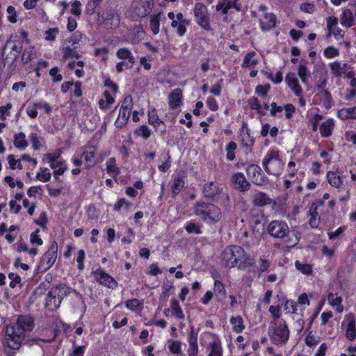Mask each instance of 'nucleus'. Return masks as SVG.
<instances>
[{"label":"nucleus","mask_w":356,"mask_h":356,"mask_svg":"<svg viewBox=\"0 0 356 356\" xmlns=\"http://www.w3.org/2000/svg\"><path fill=\"white\" fill-rule=\"evenodd\" d=\"M267 231L273 238L284 239L289 233V228L282 220H273L268 225Z\"/></svg>","instance_id":"nucleus-11"},{"label":"nucleus","mask_w":356,"mask_h":356,"mask_svg":"<svg viewBox=\"0 0 356 356\" xmlns=\"http://www.w3.org/2000/svg\"><path fill=\"white\" fill-rule=\"evenodd\" d=\"M58 254V244L54 241L51 243L48 250L42 257L40 266L44 270L49 269L55 263Z\"/></svg>","instance_id":"nucleus-12"},{"label":"nucleus","mask_w":356,"mask_h":356,"mask_svg":"<svg viewBox=\"0 0 356 356\" xmlns=\"http://www.w3.org/2000/svg\"><path fill=\"white\" fill-rule=\"evenodd\" d=\"M268 334L273 343L282 345L289 339V330L284 321H273L270 322Z\"/></svg>","instance_id":"nucleus-5"},{"label":"nucleus","mask_w":356,"mask_h":356,"mask_svg":"<svg viewBox=\"0 0 356 356\" xmlns=\"http://www.w3.org/2000/svg\"><path fill=\"white\" fill-rule=\"evenodd\" d=\"M258 63L257 54L254 51H250L245 56L241 66L243 68L254 69Z\"/></svg>","instance_id":"nucleus-26"},{"label":"nucleus","mask_w":356,"mask_h":356,"mask_svg":"<svg viewBox=\"0 0 356 356\" xmlns=\"http://www.w3.org/2000/svg\"><path fill=\"white\" fill-rule=\"evenodd\" d=\"M116 56L120 60H127L129 63L131 65L136 62L135 58L131 50L127 47H122L118 49L116 51Z\"/></svg>","instance_id":"nucleus-31"},{"label":"nucleus","mask_w":356,"mask_h":356,"mask_svg":"<svg viewBox=\"0 0 356 356\" xmlns=\"http://www.w3.org/2000/svg\"><path fill=\"white\" fill-rule=\"evenodd\" d=\"M193 11L197 24L204 30L210 31L211 28L207 6L202 3H196Z\"/></svg>","instance_id":"nucleus-10"},{"label":"nucleus","mask_w":356,"mask_h":356,"mask_svg":"<svg viewBox=\"0 0 356 356\" xmlns=\"http://www.w3.org/2000/svg\"><path fill=\"white\" fill-rule=\"evenodd\" d=\"M298 76L300 78L302 83H306L307 79L310 75L309 70L307 68V62L305 60H301L298 67Z\"/></svg>","instance_id":"nucleus-40"},{"label":"nucleus","mask_w":356,"mask_h":356,"mask_svg":"<svg viewBox=\"0 0 356 356\" xmlns=\"http://www.w3.org/2000/svg\"><path fill=\"white\" fill-rule=\"evenodd\" d=\"M221 191L222 189L220 188L218 183L210 181L204 185L202 192L205 197L208 198H214L215 197L220 195Z\"/></svg>","instance_id":"nucleus-20"},{"label":"nucleus","mask_w":356,"mask_h":356,"mask_svg":"<svg viewBox=\"0 0 356 356\" xmlns=\"http://www.w3.org/2000/svg\"><path fill=\"white\" fill-rule=\"evenodd\" d=\"M323 119V115L320 114H314L309 119V123L312 126V130L316 131L320 121Z\"/></svg>","instance_id":"nucleus-64"},{"label":"nucleus","mask_w":356,"mask_h":356,"mask_svg":"<svg viewBox=\"0 0 356 356\" xmlns=\"http://www.w3.org/2000/svg\"><path fill=\"white\" fill-rule=\"evenodd\" d=\"M58 33L59 29L58 28L49 29L44 32V38L48 41H54Z\"/></svg>","instance_id":"nucleus-58"},{"label":"nucleus","mask_w":356,"mask_h":356,"mask_svg":"<svg viewBox=\"0 0 356 356\" xmlns=\"http://www.w3.org/2000/svg\"><path fill=\"white\" fill-rule=\"evenodd\" d=\"M222 261L224 265L229 268L236 267L243 270L255 264L254 259L239 245L227 247L222 252Z\"/></svg>","instance_id":"nucleus-2"},{"label":"nucleus","mask_w":356,"mask_h":356,"mask_svg":"<svg viewBox=\"0 0 356 356\" xmlns=\"http://www.w3.org/2000/svg\"><path fill=\"white\" fill-rule=\"evenodd\" d=\"M106 171L113 177H116L120 174V168L116 166L115 159L110 158L106 162Z\"/></svg>","instance_id":"nucleus-43"},{"label":"nucleus","mask_w":356,"mask_h":356,"mask_svg":"<svg viewBox=\"0 0 356 356\" xmlns=\"http://www.w3.org/2000/svg\"><path fill=\"white\" fill-rule=\"evenodd\" d=\"M331 73L336 77H340L351 68V66L346 63L335 60L329 63Z\"/></svg>","instance_id":"nucleus-19"},{"label":"nucleus","mask_w":356,"mask_h":356,"mask_svg":"<svg viewBox=\"0 0 356 356\" xmlns=\"http://www.w3.org/2000/svg\"><path fill=\"white\" fill-rule=\"evenodd\" d=\"M200 343L202 346L207 347L209 353L207 356L223 355L222 342L218 335L211 332H204L201 334Z\"/></svg>","instance_id":"nucleus-7"},{"label":"nucleus","mask_w":356,"mask_h":356,"mask_svg":"<svg viewBox=\"0 0 356 356\" xmlns=\"http://www.w3.org/2000/svg\"><path fill=\"white\" fill-rule=\"evenodd\" d=\"M50 168L54 170V175L55 176H60L64 174L65 171L67 169V164L63 159L56 160L49 163Z\"/></svg>","instance_id":"nucleus-30"},{"label":"nucleus","mask_w":356,"mask_h":356,"mask_svg":"<svg viewBox=\"0 0 356 356\" xmlns=\"http://www.w3.org/2000/svg\"><path fill=\"white\" fill-rule=\"evenodd\" d=\"M17 250L18 252H26L33 259L38 253V250L36 248L31 249L28 248L27 244L24 243L22 241H19L17 245Z\"/></svg>","instance_id":"nucleus-45"},{"label":"nucleus","mask_w":356,"mask_h":356,"mask_svg":"<svg viewBox=\"0 0 356 356\" xmlns=\"http://www.w3.org/2000/svg\"><path fill=\"white\" fill-rule=\"evenodd\" d=\"M70 292V289L65 286H57L52 289L46 298V306L50 310L56 309L61 303L62 300Z\"/></svg>","instance_id":"nucleus-8"},{"label":"nucleus","mask_w":356,"mask_h":356,"mask_svg":"<svg viewBox=\"0 0 356 356\" xmlns=\"http://www.w3.org/2000/svg\"><path fill=\"white\" fill-rule=\"evenodd\" d=\"M184 180L183 177L177 174L173 175L171 184V191L174 195H178L184 186Z\"/></svg>","instance_id":"nucleus-28"},{"label":"nucleus","mask_w":356,"mask_h":356,"mask_svg":"<svg viewBox=\"0 0 356 356\" xmlns=\"http://www.w3.org/2000/svg\"><path fill=\"white\" fill-rule=\"evenodd\" d=\"M266 6H260L259 10L263 13L259 17L260 26L262 31H267L274 28L276 24V17L274 14L265 13Z\"/></svg>","instance_id":"nucleus-15"},{"label":"nucleus","mask_w":356,"mask_h":356,"mask_svg":"<svg viewBox=\"0 0 356 356\" xmlns=\"http://www.w3.org/2000/svg\"><path fill=\"white\" fill-rule=\"evenodd\" d=\"M238 1V0H220L216 5V10H222L224 15H227L230 8H234L237 11H240L241 6Z\"/></svg>","instance_id":"nucleus-18"},{"label":"nucleus","mask_w":356,"mask_h":356,"mask_svg":"<svg viewBox=\"0 0 356 356\" xmlns=\"http://www.w3.org/2000/svg\"><path fill=\"white\" fill-rule=\"evenodd\" d=\"M96 148L94 146H86L84 147L81 157H83L86 168H91L97 164Z\"/></svg>","instance_id":"nucleus-17"},{"label":"nucleus","mask_w":356,"mask_h":356,"mask_svg":"<svg viewBox=\"0 0 356 356\" xmlns=\"http://www.w3.org/2000/svg\"><path fill=\"white\" fill-rule=\"evenodd\" d=\"M324 56L327 58H332L339 55V51L332 47H328L324 50Z\"/></svg>","instance_id":"nucleus-61"},{"label":"nucleus","mask_w":356,"mask_h":356,"mask_svg":"<svg viewBox=\"0 0 356 356\" xmlns=\"http://www.w3.org/2000/svg\"><path fill=\"white\" fill-rule=\"evenodd\" d=\"M193 213L201 220L210 225L220 221L222 217L221 210L218 206L203 201L195 202Z\"/></svg>","instance_id":"nucleus-3"},{"label":"nucleus","mask_w":356,"mask_h":356,"mask_svg":"<svg viewBox=\"0 0 356 356\" xmlns=\"http://www.w3.org/2000/svg\"><path fill=\"white\" fill-rule=\"evenodd\" d=\"M63 58L67 59L69 58H80V54L75 51L73 48L70 47H66L63 48Z\"/></svg>","instance_id":"nucleus-53"},{"label":"nucleus","mask_w":356,"mask_h":356,"mask_svg":"<svg viewBox=\"0 0 356 356\" xmlns=\"http://www.w3.org/2000/svg\"><path fill=\"white\" fill-rule=\"evenodd\" d=\"M40 232V229H37L35 231L32 232L30 236V241L33 245H42L43 241L42 238L40 237L38 233Z\"/></svg>","instance_id":"nucleus-60"},{"label":"nucleus","mask_w":356,"mask_h":356,"mask_svg":"<svg viewBox=\"0 0 356 356\" xmlns=\"http://www.w3.org/2000/svg\"><path fill=\"white\" fill-rule=\"evenodd\" d=\"M148 117L149 123L153 125L156 130H159L161 132L165 131V125L164 122L159 118L154 111L152 112H149Z\"/></svg>","instance_id":"nucleus-29"},{"label":"nucleus","mask_w":356,"mask_h":356,"mask_svg":"<svg viewBox=\"0 0 356 356\" xmlns=\"http://www.w3.org/2000/svg\"><path fill=\"white\" fill-rule=\"evenodd\" d=\"M95 280L100 284L113 288L116 286V281L102 268H97L93 272Z\"/></svg>","instance_id":"nucleus-16"},{"label":"nucleus","mask_w":356,"mask_h":356,"mask_svg":"<svg viewBox=\"0 0 356 356\" xmlns=\"http://www.w3.org/2000/svg\"><path fill=\"white\" fill-rule=\"evenodd\" d=\"M285 81L288 86L291 88V90H293V92L297 97H302L303 90L300 86L299 85L298 80L294 74H288L286 76Z\"/></svg>","instance_id":"nucleus-21"},{"label":"nucleus","mask_w":356,"mask_h":356,"mask_svg":"<svg viewBox=\"0 0 356 356\" xmlns=\"http://www.w3.org/2000/svg\"><path fill=\"white\" fill-rule=\"evenodd\" d=\"M40 171L37 174L36 179L42 182H47L51 179V174L47 168H40Z\"/></svg>","instance_id":"nucleus-48"},{"label":"nucleus","mask_w":356,"mask_h":356,"mask_svg":"<svg viewBox=\"0 0 356 356\" xmlns=\"http://www.w3.org/2000/svg\"><path fill=\"white\" fill-rule=\"evenodd\" d=\"M29 137L32 143L33 149L34 150L40 149L42 146V139L35 133H31Z\"/></svg>","instance_id":"nucleus-55"},{"label":"nucleus","mask_w":356,"mask_h":356,"mask_svg":"<svg viewBox=\"0 0 356 356\" xmlns=\"http://www.w3.org/2000/svg\"><path fill=\"white\" fill-rule=\"evenodd\" d=\"M236 144L234 142H230L226 147L227 159L229 161H233L235 158V150L236 149Z\"/></svg>","instance_id":"nucleus-57"},{"label":"nucleus","mask_w":356,"mask_h":356,"mask_svg":"<svg viewBox=\"0 0 356 356\" xmlns=\"http://www.w3.org/2000/svg\"><path fill=\"white\" fill-rule=\"evenodd\" d=\"M229 322L232 325V330L236 333H241L245 329V326L243 318L238 315L236 316H232Z\"/></svg>","instance_id":"nucleus-33"},{"label":"nucleus","mask_w":356,"mask_h":356,"mask_svg":"<svg viewBox=\"0 0 356 356\" xmlns=\"http://www.w3.org/2000/svg\"><path fill=\"white\" fill-rule=\"evenodd\" d=\"M340 23L346 28H350L355 25L354 13L350 9H344L340 15Z\"/></svg>","instance_id":"nucleus-25"},{"label":"nucleus","mask_w":356,"mask_h":356,"mask_svg":"<svg viewBox=\"0 0 356 356\" xmlns=\"http://www.w3.org/2000/svg\"><path fill=\"white\" fill-rule=\"evenodd\" d=\"M97 17L100 26L104 29L113 30L120 26V16L115 8H104L98 11Z\"/></svg>","instance_id":"nucleus-6"},{"label":"nucleus","mask_w":356,"mask_h":356,"mask_svg":"<svg viewBox=\"0 0 356 356\" xmlns=\"http://www.w3.org/2000/svg\"><path fill=\"white\" fill-rule=\"evenodd\" d=\"M271 199L264 192H257L253 197V203L258 207L270 204Z\"/></svg>","instance_id":"nucleus-37"},{"label":"nucleus","mask_w":356,"mask_h":356,"mask_svg":"<svg viewBox=\"0 0 356 356\" xmlns=\"http://www.w3.org/2000/svg\"><path fill=\"white\" fill-rule=\"evenodd\" d=\"M346 336L350 341H353L356 337V323L355 321H350L347 325Z\"/></svg>","instance_id":"nucleus-46"},{"label":"nucleus","mask_w":356,"mask_h":356,"mask_svg":"<svg viewBox=\"0 0 356 356\" xmlns=\"http://www.w3.org/2000/svg\"><path fill=\"white\" fill-rule=\"evenodd\" d=\"M36 57V51L33 47L25 49L22 55V62L26 65Z\"/></svg>","instance_id":"nucleus-42"},{"label":"nucleus","mask_w":356,"mask_h":356,"mask_svg":"<svg viewBox=\"0 0 356 356\" xmlns=\"http://www.w3.org/2000/svg\"><path fill=\"white\" fill-rule=\"evenodd\" d=\"M135 135L147 139L152 134V130L147 125H141L134 131Z\"/></svg>","instance_id":"nucleus-47"},{"label":"nucleus","mask_w":356,"mask_h":356,"mask_svg":"<svg viewBox=\"0 0 356 356\" xmlns=\"http://www.w3.org/2000/svg\"><path fill=\"white\" fill-rule=\"evenodd\" d=\"M170 306L172 315H174L177 319L183 320L184 318V314L177 300L172 299L170 300Z\"/></svg>","instance_id":"nucleus-41"},{"label":"nucleus","mask_w":356,"mask_h":356,"mask_svg":"<svg viewBox=\"0 0 356 356\" xmlns=\"http://www.w3.org/2000/svg\"><path fill=\"white\" fill-rule=\"evenodd\" d=\"M175 19L179 21V26L177 29V33L179 36H183L186 31V26L190 24V20L184 17L181 13H179L175 16Z\"/></svg>","instance_id":"nucleus-35"},{"label":"nucleus","mask_w":356,"mask_h":356,"mask_svg":"<svg viewBox=\"0 0 356 356\" xmlns=\"http://www.w3.org/2000/svg\"><path fill=\"white\" fill-rule=\"evenodd\" d=\"M232 181L237 184L241 191H247L249 190L250 184L245 179L243 173L238 172L233 175Z\"/></svg>","instance_id":"nucleus-27"},{"label":"nucleus","mask_w":356,"mask_h":356,"mask_svg":"<svg viewBox=\"0 0 356 356\" xmlns=\"http://www.w3.org/2000/svg\"><path fill=\"white\" fill-rule=\"evenodd\" d=\"M133 108V99L131 95H127L122 102L119 110V114L115 122V125L118 128H122L127 124Z\"/></svg>","instance_id":"nucleus-9"},{"label":"nucleus","mask_w":356,"mask_h":356,"mask_svg":"<svg viewBox=\"0 0 356 356\" xmlns=\"http://www.w3.org/2000/svg\"><path fill=\"white\" fill-rule=\"evenodd\" d=\"M6 13L7 20L11 24H15L17 22V15L15 8L13 6H8Z\"/></svg>","instance_id":"nucleus-52"},{"label":"nucleus","mask_w":356,"mask_h":356,"mask_svg":"<svg viewBox=\"0 0 356 356\" xmlns=\"http://www.w3.org/2000/svg\"><path fill=\"white\" fill-rule=\"evenodd\" d=\"M327 179L332 187L340 188L343 186V181L341 176L337 175L335 172L329 171L327 173Z\"/></svg>","instance_id":"nucleus-36"},{"label":"nucleus","mask_w":356,"mask_h":356,"mask_svg":"<svg viewBox=\"0 0 356 356\" xmlns=\"http://www.w3.org/2000/svg\"><path fill=\"white\" fill-rule=\"evenodd\" d=\"M248 177L257 186H264L266 183V177L261 168L255 164L250 165L246 169Z\"/></svg>","instance_id":"nucleus-13"},{"label":"nucleus","mask_w":356,"mask_h":356,"mask_svg":"<svg viewBox=\"0 0 356 356\" xmlns=\"http://www.w3.org/2000/svg\"><path fill=\"white\" fill-rule=\"evenodd\" d=\"M262 165L268 175L280 176L284 165L280 151L274 149L268 150L263 159Z\"/></svg>","instance_id":"nucleus-4"},{"label":"nucleus","mask_w":356,"mask_h":356,"mask_svg":"<svg viewBox=\"0 0 356 356\" xmlns=\"http://www.w3.org/2000/svg\"><path fill=\"white\" fill-rule=\"evenodd\" d=\"M295 266L296 268L303 274L309 275L312 272V266L309 264L296 261Z\"/></svg>","instance_id":"nucleus-49"},{"label":"nucleus","mask_w":356,"mask_h":356,"mask_svg":"<svg viewBox=\"0 0 356 356\" xmlns=\"http://www.w3.org/2000/svg\"><path fill=\"white\" fill-rule=\"evenodd\" d=\"M270 261L267 259H260L257 265V272L260 275L262 273L266 271L270 266Z\"/></svg>","instance_id":"nucleus-54"},{"label":"nucleus","mask_w":356,"mask_h":356,"mask_svg":"<svg viewBox=\"0 0 356 356\" xmlns=\"http://www.w3.org/2000/svg\"><path fill=\"white\" fill-rule=\"evenodd\" d=\"M334 121L332 118H328L323 122L319 127V131L322 137L328 138L332 134L334 128Z\"/></svg>","instance_id":"nucleus-24"},{"label":"nucleus","mask_w":356,"mask_h":356,"mask_svg":"<svg viewBox=\"0 0 356 356\" xmlns=\"http://www.w3.org/2000/svg\"><path fill=\"white\" fill-rule=\"evenodd\" d=\"M323 207V200H317L314 202L309 208L307 212L308 223L309 226L314 229L317 228L320 224V216L318 210Z\"/></svg>","instance_id":"nucleus-14"},{"label":"nucleus","mask_w":356,"mask_h":356,"mask_svg":"<svg viewBox=\"0 0 356 356\" xmlns=\"http://www.w3.org/2000/svg\"><path fill=\"white\" fill-rule=\"evenodd\" d=\"M160 14L153 15L150 20V29L154 35H156L159 32L160 26Z\"/></svg>","instance_id":"nucleus-50"},{"label":"nucleus","mask_w":356,"mask_h":356,"mask_svg":"<svg viewBox=\"0 0 356 356\" xmlns=\"http://www.w3.org/2000/svg\"><path fill=\"white\" fill-rule=\"evenodd\" d=\"M327 301L332 307H336V309L339 313L343 311V306L342 305V298L337 294L329 293L327 295Z\"/></svg>","instance_id":"nucleus-32"},{"label":"nucleus","mask_w":356,"mask_h":356,"mask_svg":"<svg viewBox=\"0 0 356 356\" xmlns=\"http://www.w3.org/2000/svg\"><path fill=\"white\" fill-rule=\"evenodd\" d=\"M14 145L16 148L20 149H25L28 147L29 143L26 139V135L24 133L20 132L15 134Z\"/></svg>","instance_id":"nucleus-39"},{"label":"nucleus","mask_w":356,"mask_h":356,"mask_svg":"<svg viewBox=\"0 0 356 356\" xmlns=\"http://www.w3.org/2000/svg\"><path fill=\"white\" fill-rule=\"evenodd\" d=\"M185 229L188 234H200L202 233L200 226L193 222H188Z\"/></svg>","instance_id":"nucleus-59"},{"label":"nucleus","mask_w":356,"mask_h":356,"mask_svg":"<svg viewBox=\"0 0 356 356\" xmlns=\"http://www.w3.org/2000/svg\"><path fill=\"white\" fill-rule=\"evenodd\" d=\"M316 97L320 101V104H321L325 109H329L332 107L333 104L332 98L331 94L327 90L322 89L318 91Z\"/></svg>","instance_id":"nucleus-23"},{"label":"nucleus","mask_w":356,"mask_h":356,"mask_svg":"<svg viewBox=\"0 0 356 356\" xmlns=\"http://www.w3.org/2000/svg\"><path fill=\"white\" fill-rule=\"evenodd\" d=\"M167 346L172 354L177 356H183L181 342L179 340L170 339L167 341Z\"/></svg>","instance_id":"nucleus-34"},{"label":"nucleus","mask_w":356,"mask_h":356,"mask_svg":"<svg viewBox=\"0 0 356 356\" xmlns=\"http://www.w3.org/2000/svg\"><path fill=\"white\" fill-rule=\"evenodd\" d=\"M35 326L34 318L29 315L18 316L16 325H8L6 329L4 344L13 350H18L25 337V332Z\"/></svg>","instance_id":"nucleus-1"},{"label":"nucleus","mask_w":356,"mask_h":356,"mask_svg":"<svg viewBox=\"0 0 356 356\" xmlns=\"http://www.w3.org/2000/svg\"><path fill=\"white\" fill-rule=\"evenodd\" d=\"M188 356H197L199 350L197 345V334L194 330H191L188 339Z\"/></svg>","instance_id":"nucleus-22"},{"label":"nucleus","mask_w":356,"mask_h":356,"mask_svg":"<svg viewBox=\"0 0 356 356\" xmlns=\"http://www.w3.org/2000/svg\"><path fill=\"white\" fill-rule=\"evenodd\" d=\"M109 52L108 47L98 48L95 51V56H102V60L106 62L108 59L107 54Z\"/></svg>","instance_id":"nucleus-63"},{"label":"nucleus","mask_w":356,"mask_h":356,"mask_svg":"<svg viewBox=\"0 0 356 356\" xmlns=\"http://www.w3.org/2000/svg\"><path fill=\"white\" fill-rule=\"evenodd\" d=\"M8 163L10 165V168L13 170H15L16 168L22 170L23 168V166L21 163V159H15V157L13 154H10L7 157Z\"/></svg>","instance_id":"nucleus-56"},{"label":"nucleus","mask_w":356,"mask_h":356,"mask_svg":"<svg viewBox=\"0 0 356 356\" xmlns=\"http://www.w3.org/2000/svg\"><path fill=\"white\" fill-rule=\"evenodd\" d=\"M13 105L11 103H8L5 106L0 107V119L5 120L7 116L10 115V110L12 108Z\"/></svg>","instance_id":"nucleus-62"},{"label":"nucleus","mask_w":356,"mask_h":356,"mask_svg":"<svg viewBox=\"0 0 356 356\" xmlns=\"http://www.w3.org/2000/svg\"><path fill=\"white\" fill-rule=\"evenodd\" d=\"M62 154L61 149H58L56 152L53 153H47L43 156L42 161H47L48 163H51L53 161H56V160H60V155Z\"/></svg>","instance_id":"nucleus-51"},{"label":"nucleus","mask_w":356,"mask_h":356,"mask_svg":"<svg viewBox=\"0 0 356 356\" xmlns=\"http://www.w3.org/2000/svg\"><path fill=\"white\" fill-rule=\"evenodd\" d=\"M143 306V300H139L136 298L128 300L126 302V307L132 312H140Z\"/></svg>","instance_id":"nucleus-44"},{"label":"nucleus","mask_w":356,"mask_h":356,"mask_svg":"<svg viewBox=\"0 0 356 356\" xmlns=\"http://www.w3.org/2000/svg\"><path fill=\"white\" fill-rule=\"evenodd\" d=\"M181 90L179 89L174 90L169 97V106L172 109L177 108L181 102Z\"/></svg>","instance_id":"nucleus-38"}]
</instances>
